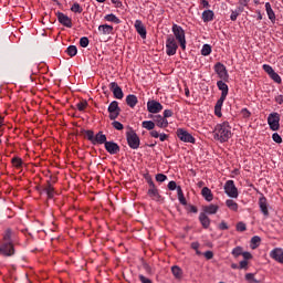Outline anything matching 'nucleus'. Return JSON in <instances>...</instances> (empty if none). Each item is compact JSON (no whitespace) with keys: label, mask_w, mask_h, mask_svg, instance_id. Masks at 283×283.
Segmentation results:
<instances>
[{"label":"nucleus","mask_w":283,"mask_h":283,"mask_svg":"<svg viewBox=\"0 0 283 283\" xmlns=\"http://www.w3.org/2000/svg\"><path fill=\"white\" fill-rule=\"evenodd\" d=\"M214 138L220 143H227L231 138V125H229V122H223L216 126Z\"/></svg>","instance_id":"f257e3e1"},{"label":"nucleus","mask_w":283,"mask_h":283,"mask_svg":"<svg viewBox=\"0 0 283 283\" xmlns=\"http://www.w3.org/2000/svg\"><path fill=\"white\" fill-rule=\"evenodd\" d=\"M172 33L176 41H178V43L180 44L181 50H187V39L185 38V29H182V27L178 24H174Z\"/></svg>","instance_id":"f03ea898"},{"label":"nucleus","mask_w":283,"mask_h":283,"mask_svg":"<svg viewBox=\"0 0 283 283\" xmlns=\"http://www.w3.org/2000/svg\"><path fill=\"white\" fill-rule=\"evenodd\" d=\"M126 140L130 149H138L140 147V137H138V134L134 129L126 133Z\"/></svg>","instance_id":"7ed1b4c3"},{"label":"nucleus","mask_w":283,"mask_h":283,"mask_svg":"<svg viewBox=\"0 0 283 283\" xmlns=\"http://www.w3.org/2000/svg\"><path fill=\"white\" fill-rule=\"evenodd\" d=\"M176 52H178V42H176L174 35H168L166 40V54L168 56H174L176 55Z\"/></svg>","instance_id":"20e7f679"},{"label":"nucleus","mask_w":283,"mask_h":283,"mask_svg":"<svg viewBox=\"0 0 283 283\" xmlns=\"http://www.w3.org/2000/svg\"><path fill=\"white\" fill-rule=\"evenodd\" d=\"M177 138H179V140L182 143H190L191 145H196V138L185 128L177 129Z\"/></svg>","instance_id":"39448f33"},{"label":"nucleus","mask_w":283,"mask_h":283,"mask_svg":"<svg viewBox=\"0 0 283 283\" xmlns=\"http://www.w3.org/2000/svg\"><path fill=\"white\" fill-rule=\"evenodd\" d=\"M268 125L272 132H277L280 129V113H271L268 116Z\"/></svg>","instance_id":"423d86ee"},{"label":"nucleus","mask_w":283,"mask_h":283,"mask_svg":"<svg viewBox=\"0 0 283 283\" xmlns=\"http://www.w3.org/2000/svg\"><path fill=\"white\" fill-rule=\"evenodd\" d=\"M0 255L12 258L14 255V243L2 242L0 245Z\"/></svg>","instance_id":"0eeeda50"},{"label":"nucleus","mask_w":283,"mask_h":283,"mask_svg":"<svg viewBox=\"0 0 283 283\" xmlns=\"http://www.w3.org/2000/svg\"><path fill=\"white\" fill-rule=\"evenodd\" d=\"M224 193H227L229 198H238L239 196L238 188L235 187V184L233 182V180H228L224 184Z\"/></svg>","instance_id":"6e6552de"},{"label":"nucleus","mask_w":283,"mask_h":283,"mask_svg":"<svg viewBox=\"0 0 283 283\" xmlns=\"http://www.w3.org/2000/svg\"><path fill=\"white\" fill-rule=\"evenodd\" d=\"M214 72L216 74H218L219 78H221V81H229V72H227V66H224V64L218 62L214 65Z\"/></svg>","instance_id":"1a4fd4ad"},{"label":"nucleus","mask_w":283,"mask_h":283,"mask_svg":"<svg viewBox=\"0 0 283 283\" xmlns=\"http://www.w3.org/2000/svg\"><path fill=\"white\" fill-rule=\"evenodd\" d=\"M108 113H109L111 120H116V118H118V116H120V107L118 106V103L116 101H113L108 105Z\"/></svg>","instance_id":"9d476101"},{"label":"nucleus","mask_w":283,"mask_h":283,"mask_svg":"<svg viewBox=\"0 0 283 283\" xmlns=\"http://www.w3.org/2000/svg\"><path fill=\"white\" fill-rule=\"evenodd\" d=\"M147 109L150 114H158L163 112V104L156 101H148L147 102Z\"/></svg>","instance_id":"9b49d317"},{"label":"nucleus","mask_w":283,"mask_h":283,"mask_svg":"<svg viewBox=\"0 0 283 283\" xmlns=\"http://www.w3.org/2000/svg\"><path fill=\"white\" fill-rule=\"evenodd\" d=\"M109 90L113 92L114 98H117L118 101L123 99V96H125L123 88H120L116 82L109 84Z\"/></svg>","instance_id":"f8f14e48"},{"label":"nucleus","mask_w":283,"mask_h":283,"mask_svg":"<svg viewBox=\"0 0 283 283\" xmlns=\"http://www.w3.org/2000/svg\"><path fill=\"white\" fill-rule=\"evenodd\" d=\"M36 190L40 191V193H46L49 200H52V198H54V186H52V181L48 180L46 181V186L41 189L39 187H36Z\"/></svg>","instance_id":"ddd939ff"},{"label":"nucleus","mask_w":283,"mask_h":283,"mask_svg":"<svg viewBox=\"0 0 283 283\" xmlns=\"http://www.w3.org/2000/svg\"><path fill=\"white\" fill-rule=\"evenodd\" d=\"M149 189H148V196L153 200H159L160 193H158V188H156V184H154V180H148Z\"/></svg>","instance_id":"4468645a"},{"label":"nucleus","mask_w":283,"mask_h":283,"mask_svg":"<svg viewBox=\"0 0 283 283\" xmlns=\"http://www.w3.org/2000/svg\"><path fill=\"white\" fill-rule=\"evenodd\" d=\"M104 145H105L106 151L112 156L120 151V146H118V144H116L115 142H106Z\"/></svg>","instance_id":"2eb2a0df"},{"label":"nucleus","mask_w":283,"mask_h":283,"mask_svg":"<svg viewBox=\"0 0 283 283\" xmlns=\"http://www.w3.org/2000/svg\"><path fill=\"white\" fill-rule=\"evenodd\" d=\"M135 29H136L137 34H139V36H142V39H147V29L145 28V24H143V21L136 20Z\"/></svg>","instance_id":"dca6fc26"},{"label":"nucleus","mask_w":283,"mask_h":283,"mask_svg":"<svg viewBox=\"0 0 283 283\" xmlns=\"http://www.w3.org/2000/svg\"><path fill=\"white\" fill-rule=\"evenodd\" d=\"M57 21L61 23V25H64L65 28H72V19L64 14L63 12L57 13Z\"/></svg>","instance_id":"f3484780"},{"label":"nucleus","mask_w":283,"mask_h":283,"mask_svg":"<svg viewBox=\"0 0 283 283\" xmlns=\"http://www.w3.org/2000/svg\"><path fill=\"white\" fill-rule=\"evenodd\" d=\"M270 258H272V260H275V262H280L281 264H283V250L280 248H275L270 252Z\"/></svg>","instance_id":"a211bd4d"},{"label":"nucleus","mask_w":283,"mask_h":283,"mask_svg":"<svg viewBox=\"0 0 283 283\" xmlns=\"http://www.w3.org/2000/svg\"><path fill=\"white\" fill-rule=\"evenodd\" d=\"M259 207L263 216H265V218H269V203L266 202V197L262 196L259 199Z\"/></svg>","instance_id":"6ab92c4d"},{"label":"nucleus","mask_w":283,"mask_h":283,"mask_svg":"<svg viewBox=\"0 0 283 283\" xmlns=\"http://www.w3.org/2000/svg\"><path fill=\"white\" fill-rule=\"evenodd\" d=\"M220 209V207H218V205H209V206H205L202 208V211L206 216H216V213H218V210Z\"/></svg>","instance_id":"aec40b11"},{"label":"nucleus","mask_w":283,"mask_h":283,"mask_svg":"<svg viewBox=\"0 0 283 283\" xmlns=\"http://www.w3.org/2000/svg\"><path fill=\"white\" fill-rule=\"evenodd\" d=\"M224 101H227V97L220 96V98L217 101V104L214 106V114L219 118L222 117V105H224Z\"/></svg>","instance_id":"412c9836"},{"label":"nucleus","mask_w":283,"mask_h":283,"mask_svg":"<svg viewBox=\"0 0 283 283\" xmlns=\"http://www.w3.org/2000/svg\"><path fill=\"white\" fill-rule=\"evenodd\" d=\"M154 123L157 125V127H160V129H165V127L169 126V122L161 115H156Z\"/></svg>","instance_id":"4be33fe9"},{"label":"nucleus","mask_w":283,"mask_h":283,"mask_svg":"<svg viewBox=\"0 0 283 283\" xmlns=\"http://www.w3.org/2000/svg\"><path fill=\"white\" fill-rule=\"evenodd\" d=\"M199 222L203 229H209V227H211V219L203 212H200L199 214Z\"/></svg>","instance_id":"5701e85b"},{"label":"nucleus","mask_w":283,"mask_h":283,"mask_svg":"<svg viewBox=\"0 0 283 283\" xmlns=\"http://www.w3.org/2000/svg\"><path fill=\"white\" fill-rule=\"evenodd\" d=\"M98 32L102 36H107V34H112V32H114V27L109 24H101L98 27Z\"/></svg>","instance_id":"b1692460"},{"label":"nucleus","mask_w":283,"mask_h":283,"mask_svg":"<svg viewBox=\"0 0 283 283\" xmlns=\"http://www.w3.org/2000/svg\"><path fill=\"white\" fill-rule=\"evenodd\" d=\"M107 143V136L103 134V132H98L95 135V139L93 140V145H105Z\"/></svg>","instance_id":"393cba45"},{"label":"nucleus","mask_w":283,"mask_h":283,"mask_svg":"<svg viewBox=\"0 0 283 283\" xmlns=\"http://www.w3.org/2000/svg\"><path fill=\"white\" fill-rule=\"evenodd\" d=\"M217 87L221 92V96L227 97L229 95V85L224 81H218Z\"/></svg>","instance_id":"a878e982"},{"label":"nucleus","mask_w":283,"mask_h":283,"mask_svg":"<svg viewBox=\"0 0 283 283\" xmlns=\"http://www.w3.org/2000/svg\"><path fill=\"white\" fill-rule=\"evenodd\" d=\"M214 17H216V13H213L212 10H205L202 12L201 19L203 23H209L210 21H213Z\"/></svg>","instance_id":"bb28decb"},{"label":"nucleus","mask_w":283,"mask_h":283,"mask_svg":"<svg viewBox=\"0 0 283 283\" xmlns=\"http://www.w3.org/2000/svg\"><path fill=\"white\" fill-rule=\"evenodd\" d=\"M126 105H128V107H136V105H138V97L134 94H129L126 96Z\"/></svg>","instance_id":"cd10ccee"},{"label":"nucleus","mask_w":283,"mask_h":283,"mask_svg":"<svg viewBox=\"0 0 283 283\" xmlns=\"http://www.w3.org/2000/svg\"><path fill=\"white\" fill-rule=\"evenodd\" d=\"M201 196L207 200V202H211L213 200V192H211V189L209 187H203L201 190Z\"/></svg>","instance_id":"c85d7f7f"},{"label":"nucleus","mask_w":283,"mask_h":283,"mask_svg":"<svg viewBox=\"0 0 283 283\" xmlns=\"http://www.w3.org/2000/svg\"><path fill=\"white\" fill-rule=\"evenodd\" d=\"M265 10L270 21H272V23H275V12L273 11V8H271V2L265 3Z\"/></svg>","instance_id":"c756f323"},{"label":"nucleus","mask_w":283,"mask_h":283,"mask_svg":"<svg viewBox=\"0 0 283 283\" xmlns=\"http://www.w3.org/2000/svg\"><path fill=\"white\" fill-rule=\"evenodd\" d=\"M171 273L176 280H182V269H180V266H171Z\"/></svg>","instance_id":"7c9ffc66"},{"label":"nucleus","mask_w":283,"mask_h":283,"mask_svg":"<svg viewBox=\"0 0 283 283\" xmlns=\"http://www.w3.org/2000/svg\"><path fill=\"white\" fill-rule=\"evenodd\" d=\"M104 19L111 23H116V25L120 23V19H118V17H116L114 13L106 14Z\"/></svg>","instance_id":"2f4dec72"},{"label":"nucleus","mask_w":283,"mask_h":283,"mask_svg":"<svg viewBox=\"0 0 283 283\" xmlns=\"http://www.w3.org/2000/svg\"><path fill=\"white\" fill-rule=\"evenodd\" d=\"M244 12V7H239L237 10L231 12L230 19L231 21H238V17Z\"/></svg>","instance_id":"473e14b6"},{"label":"nucleus","mask_w":283,"mask_h":283,"mask_svg":"<svg viewBox=\"0 0 283 283\" xmlns=\"http://www.w3.org/2000/svg\"><path fill=\"white\" fill-rule=\"evenodd\" d=\"M226 207H228L230 211H238L239 209L238 202H235L233 199H228L226 201Z\"/></svg>","instance_id":"72a5a7b5"},{"label":"nucleus","mask_w":283,"mask_h":283,"mask_svg":"<svg viewBox=\"0 0 283 283\" xmlns=\"http://www.w3.org/2000/svg\"><path fill=\"white\" fill-rule=\"evenodd\" d=\"M177 196L180 205H187V199H185V193L182 192V188L180 186L177 187Z\"/></svg>","instance_id":"f704fd0d"},{"label":"nucleus","mask_w":283,"mask_h":283,"mask_svg":"<svg viewBox=\"0 0 283 283\" xmlns=\"http://www.w3.org/2000/svg\"><path fill=\"white\" fill-rule=\"evenodd\" d=\"M142 127H144V129H148V132H151L156 127V123L151 120H145L142 123Z\"/></svg>","instance_id":"c9c22d12"},{"label":"nucleus","mask_w":283,"mask_h":283,"mask_svg":"<svg viewBox=\"0 0 283 283\" xmlns=\"http://www.w3.org/2000/svg\"><path fill=\"white\" fill-rule=\"evenodd\" d=\"M3 242L12 244V230L7 229L4 234H3Z\"/></svg>","instance_id":"e433bc0d"},{"label":"nucleus","mask_w":283,"mask_h":283,"mask_svg":"<svg viewBox=\"0 0 283 283\" xmlns=\"http://www.w3.org/2000/svg\"><path fill=\"white\" fill-rule=\"evenodd\" d=\"M11 163L17 169H21V167H23V159H21L20 157H13L11 159Z\"/></svg>","instance_id":"4c0bfd02"},{"label":"nucleus","mask_w":283,"mask_h":283,"mask_svg":"<svg viewBox=\"0 0 283 283\" xmlns=\"http://www.w3.org/2000/svg\"><path fill=\"white\" fill-rule=\"evenodd\" d=\"M260 242H262V239L258 235L252 237L251 239V249H258L260 247Z\"/></svg>","instance_id":"58836bf2"},{"label":"nucleus","mask_w":283,"mask_h":283,"mask_svg":"<svg viewBox=\"0 0 283 283\" xmlns=\"http://www.w3.org/2000/svg\"><path fill=\"white\" fill-rule=\"evenodd\" d=\"M66 54H69V56H76V54H78V49H76V45H70L66 49Z\"/></svg>","instance_id":"ea45409f"},{"label":"nucleus","mask_w":283,"mask_h":283,"mask_svg":"<svg viewBox=\"0 0 283 283\" xmlns=\"http://www.w3.org/2000/svg\"><path fill=\"white\" fill-rule=\"evenodd\" d=\"M84 134H86V138L87 140H90V143H92V145H94V139L96 137V135H94V130H82Z\"/></svg>","instance_id":"a19ab883"},{"label":"nucleus","mask_w":283,"mask_h":283,"mask_svg":"<svg viewBox=\"0 0 283 283\" xmlns=\"http://www.w3.org/2000/svg\"><path fill=\"white\" fill-rule=\"evenodd\" d=\"M71 12L81 14V12H83V7L78 4V2H74L73 6L71 7Z\"/></svg>","instance_id":"79ce46f5"},{"label":"nucleus","mask_w":283,"mask_h":283,"mask_svg":"<svg viewBox=\"0 0 283 283\" xmlns=\"http://www.w3.org/2000/svg\"><path fill=\"white\" fill-rule=\"evenodd\" d=\"M201 54L202 56H209V54H211V46L209 44H203Z\"/></svg>","instance_id":"37998d69"},{"label":"nucleus","mask_w":283,"mask_h":283,"mask_svg":"<svg viewBox=\"0 0 283 283\" xmlns=\"http://www.w3.org/2000/svg\"><path fill=\"white\" fill-rule=\"evenodd\" d=\"M245 280L247 282H250V283H260V281L255 279V274L253 273H247Z\"/></svg>","instance_id":"c03bdc74"},{"label":"nucleus","mask_w":283,"mask_h":283,"mask_svg":"<svg viewBox=\"0 0 283 283\" xmlns=\"http://www.w3.org/2000/svg\"><path fill=\"white\" fill-rule=\"evenodd\" d=\"M244 252L242 251V247H235L232 250V255L233 258H240V255H242Z\"/></svg>","instance_id":"a18cd8bd"},{"label":"nucleus","mask_w":283,"mask_h":283,"mask_svg":"<svg viewBox=\"0 0 283 283\" xmlns=\"http://www.w3.org/2000/svg\"><path fill=\"white\" fill-rule=\"evenodd\" d=\"M270 77L272 81H274V83H277L279 85L282 83V77L275 71L270 75Z\"/></svg>","instance_id":"49530a36"},{"label":"nucleus","mask_w":283,"mask_h":283,"mask_svg":"<svg viewBox=\"0 0 283 283\" xmlns=\"http://www.w3.org/2000/svg\"><path fill=\"white\" fill-rule=\"evenodd\" d=\"M80 45H81V48H87V45H90V39L87 36L81 38Z\"/></svg>","instance_id":"de8ad7c7"},{"label":"nucleus","mask_w":283,"mask_h":283,"mask_svg":"<svg viewBox=\"0 0 283 283\" xmlns=\"http://www.w3.org/2000/svg\"><path fill=\"white\" fill-rule=\"evenodd\" d=\"M76 107H77L78 112H85V108L87 107V101L77 103Z\"/></svg>","instance_id":"09e8293b"},{"label":"nucleus","mask_w":283,"mask_h":283,"mask_svg":"<svg viewBox=\"0 0 283 283\" xmlns=\"http://www.w3.org/2000/svg\"><path fill=\"white\" fill-rule=\"evenodd\" d=\"M239 270L248 271L249 270V261H247V260L240 261Z\"/></svg>","instance_id":"8fccbe9b"},{"label":"nucleus","mask_w":283,"mask_h":283,"mask_svg":"<svg viewBox=\"0 0 283 283\" xmlns=\"http://www.w3.org/2000/svg\"><path fill=\"white\" fill-rule=\"evenodd\" d=\"M112 126L114 127V129H117V132H122V129H124V126L118 120H114L112 123Z\"/></svg>","instance_id":"3c124183"},{"label":"nucleus","mask_w":283,"mask_h":283,"mask_svg":"<svg viewBox=\"0 0 283 283\" xmlns=\"http://www.w3.org/2000/svg\"><path fill=\"white\" fill-rule=\"evenodd\" d=\"M263 70L264 72H266V74H269V76H271L275 71L273 70V67L269 64H264L263 65Z\"/></svg>","instance_id":"603ef678"},{"label":"nucleus","mask_w":283,"mask_h":283,"mask_svg":"<svg viewBox=\"0 0 283 283\" xmlns=\"http://www.w3.org/2000/svg\"><path fill=\"white\" fill-rule=\"evenodd\" d=\"M237 231H239L241 233L247 231V224L244 222L237 223Z\"/></svg>","instance_id":"864d4df0"},{"label":"nucleus","mask_w":283,"mask_h":283,"mask_svg":"<svg viewBox=\"0 0 283 283\" xmlns=\"http://www.w3.org/2000/svg\"><path fill=\"white\" fill-rule=\"evenodd\" d=\"M156 180H157V182H165V180H167V177L165 174H157Z\"/></svg>","instance_id":"5fc2aeb1"},{"label":"nucleus","mask_w":283,"mask_h":283,"mask_svg":"<svg viewBox=\"0 0 283 283\" xmlns=\"http://www.w3.org/2000/svg\"><path fill=\"white\" fill-rule=\"evenodd\" d=\"M168 189L169 191H176V189L178 190V185L176 184V181L168 182Z\"/></svg>","instance_id":"6e6d98bb"},{"label":"nucleus","mask_w":283,"mask_h":283,"mask_svg":"<svg viewBox=\"0 0 283 283\" xmlns=\"http://www.w3.org/2000/svg\"><path fill=\"white\" fill-rule=\"evenodd\" d=\"M272 139L274 140V143H277L280 145V143H282V136H280V134L274 133L272 135Z\"/></svg>","instance_id":"4d7b16f0"},{"label":"nucleus","mask_w":283,"mask_h":283,"mask_svg":"<svg viewBox=\"0 0 283 283\" xmlns=\"http://www.w3.org/2000/svg\"><path fill=\"white\" fill-rule=\"evenodd\" d=\"M203 256L206 258V260H213V251L208 250L203 253Z\"/></svg>","instance_id":"13d9d810"},{"label":"nucleus","mask_w":283,"mask_h":283,"mask_svg":"<svg viewBox=\"0 0 283 283\" xmlns=\"http://www.w3.org/2000/svg\"><path fill=\"white\" fill-rule=\"evenodd\" d=\"M174 116V111L171 109H165L164 111V118H171Z\"/></svg>","instance_id":"bf43d9fd"},{"label":"nucleus","mask_w":283,"mask_h":283,"mask_svg":"<svg viewBox=\"0 0 283 283\" xmlns=\"http://www.w3.org/2000/svg\"><path fill=\"white\" fill-rule=\"evenodd\" d=\"M243 259L245 260H253V254H251V252H243L242 254Z\"/></svg>","instance_id":"052dcab7"},{"label":"nucleus","mask_w":283,"mask_h":283,"mask_svg":"<svg viewBox=\"0 0 283 283\" xmlns=\"http://www.w3.org/2000/svg\"><path fill=\"white\" fill-rule=\"evenodd\" d=\"M139 281L142 283H153L151 280L147 279L145 275L140 274L139 275Z\"/></svg>","instance_id":"680f3d73"},{"label":"nucleus","mask_w":283,"mask_h":283,"mask_svg":"<svg viewBox=\"0 0 283 283\" xmlns=\"http://www.w3.org/2000/svg\"><path fill=\"white\" fill-rule=\"evenodd\" d=\"M241 114H242L243 118H249V116H251V112H249V109H247V108H243L241 111Z\"/></svg>","instance_id":"e2e57ef3"},{"label":"nucleus","mask_w":283,"mask_h":283,"mask_svg":"<svg viewBox=\"0 0 283 283\" xmlns=\"http://www.w3.org/2000/svg\"><path fill=\"white\" fill-rule=\"evenodd\" d=\"M168 138H169V135H167L165 133L159 134V140L161 143H165V140H167Z\"/></svg>","instance_id":"0e129e2a"},{"label":"nucleus","mask_w":283,"mask_h":283,"mask_svg":"<svg viewBox=\"0 0 283 283\" xmlns=\"http://www.w3.org/2000/svg\"><path fill=\"white\" fill-rule=\"evenodd\" d=\"M219 229H221V231H227V229H229V226H227V222L222 221L219 224Z\"/></svg>","instance_id":"69168bd1"},{"label":"nucleus","mask_w":283,"mask_h":283,"mask_svg":"<svg viewBox=\"0 0 283 283\" xmlns=\"http://www.w3.org/2000/svg\"><path fill=\"white\" fill-rule=\"evenodd\" d=\"M275 101H276V103H277L279 105H283V95H277V96L275 97Z\"/></svg>","instance_id":"338daca9"},{"label":"nucleus","mask_w":283,"mask_h":283,"mask_svg":"<svg viewBox=\"0 0 283 283\" xmlns=\"http://www.w3.org/2000/svg\"><path fill=\"white\" fill-rule=\"evenodd\" d=\"M151 138H159L160 134L157 130H150Z\"/></svg>","instance_id":"774afa93"}]
</instances>
